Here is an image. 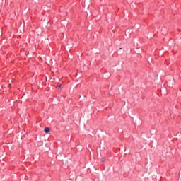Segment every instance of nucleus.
<instances>
[{
	"label": "nucleus",
	"instance_id": "1",
	"mask_svg": "<svg viewBox=\"0 0 181 181\" xmlns=\"http://www.w3.org/2000/svg\"><path fill=\"white\" fill-rule=\"evenodd\" d=\"M44 132H45V134H47L48 132H50V129L49 127H46L45 129H44Z\"/></svg>",
	"mask_w": 181,
	"mask_h": 181
},
{
	"label": "nucleus",
	"instance_id": "2",
	"mask_svg": "<svg viewBox=\"0 0 181 181\" xmlns=\"http://www.w3.org/2000/svg\"><path fill=\"white\" fill-rule=\"evenodd\" d=\"M58 87H59V88H62V85H59Z\"/></svg>",
	"mask_w": 181,
	"mask_h": 181
}]
</instances>
